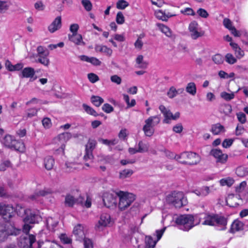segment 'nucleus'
Wrapping results in <instances>:
<instances>
[{
  "instance_id": "nucleus-1",
  "label": "nucleus",
  "mask_w": 248,
  "mask_h": 248,
  "mask_svg": "<svg viewBox=\"0 0 248 248\" xmlns=\"http://www.w3.org/2000/svg\"><path fill=\"white\" fill-rule=\"evenodd\" d=\"M166 202L176 208H180L187 203L186 197L182 192L173 191L166 197Z\"/></svg>"
},
{
  "instance_id": "nucleus-2",
  "label": "nucleus",
  "mask_w": 248,
  "mask_h": 248,
  "mask_svg": "<svg viewBox=\"0 0 248 248\" xmlns=\"http://www.w3.org/2000/svg\"><path fill=\"white\" fill-rule=\"evenodd\" d=\"M43 244V242H37L35 235L25 234L20 237L18 245L20 248H36Z\"/></svg>"
},
{
  "instance_id": "nucleus-3",
  "label": "nucleus",
  "mask_w": 248,
  "mask_h": 248,
  "mask_svg": "<svg viewBox=\"0 0 248 248\" xmlns=\"http://www.w3.org/2000/svg\"><path fill=\"white\" fill-rule=\"evenodd\" d=\"M118 199L119 200L118 207L120 210L126 209L135 200V195L132 193L120 191L118 192Z\"/></svg>"
},
{
  "instance_id": "nucleus-4",
  "label": "nucleus",
  "mask_w": 248,
  "mask_h": 248,
  "mask_svg": "<svg viewBox=\"0 0 248 248\" xmlns=\"http://www.w3.org/2000/svg\"><path fill=\"white\" fill-rule=\"evenodd\" d=\"M194 218L193 216L189 214L182 215L175 219V222L178 225H183L184 231H188L194 226Z\"/></svg>"
},
{
  "instance_id": "nucleus-5",
  "label": "nucleus",
  "mask_w": 248,
  "mask_h": 248,
  "mask_svg": "<svg viewBox=\"0 0 248 248\" xmlns=\"http://www.w3.org/2000/svg\"><path fill=\"white\" fill-rule=\"evenodd\" d=\"M182 160L179 162L190 165H196L201 160L200 156L193 152H183L181 154Z\"/></svg>"
},
{
  "instance_id": "nucleus-6",
  "label": "nucleus",
  "mask_w": 248,
  "mask_h": 248,
  "mask_svg": "<svg viewBox=\"0 0 248 248\" xmlns=\"http://www.w3.org/2000/svg\"><path fill=\"white\" fill-rule=\"evenodd\" d=\"M118 192L112 194L108 192L104 193L103 201L104 205L108 208L113 209L117 206Z\"/></svg>"
},
{
  "instance_id": "nucleus-7",
  "label": "nucleus",
  "mask_w": 248,
  "mask_h": 248,
  "mask_svg": "<svg viewBox=\"0 0 248 248\" xmlns=\"http://www.w3.org/2000/svg\"><path fill=\"white\" fill-rule=\"evenodd\" d=\"M15 214L14 208L10 205L0 203V215L4 219L9 221Z\"/></svg>"
},
{
  "instance_id": "nucleus-8",
  "label": "nucleus",
  "mask_w": 248,
  "mask_h": 248,
  "mask_svg": "<svg viewBox=\"0 0 248 248\" xmlns=\"http://www.w3.org/2000/svg\"><path fill=\"white\" fill-rule=\"evenodd\" d=\"M97 142L95 140L89 139L85 145V155L84 156L85 160L92 159L93 158V151L96 147Z\"/></svg>"
},
{
  "instance_id": "nucleus-9",
  "label": "nucleus",
  "mask_w": 248,
  "mask_h": 248,
  "mask_svg": "<svg viewBox=\"0 0 248 248\" xmlns=\"http://www.w3.org/2000/svg\"><path fill=\"white\" fill-rule=\"evenodd\" d=\"M72 236L74 237L76 240L79 241H82L84 238L85 233L83 227L81 224H78L74 227Z\"/></svg>"
},
{
  "instance_id": "nucleus-10",
  "label": "nucleus",
  "mask_w": 248,
  "mask_h": 248,
  "mask_svg": "<svg viewBox=\"0 0 248 248\" xmlns=\"http://www.w3.org/2000/svg\"><path fill=\"white\" fill-rule=\"evenodd\" d=\"M24 212L26 216L24 218L25 223L34 224L37 221L38 216L34 213L31 212L30 210H25Z\"/></svg>"
},
{
  "instance_id": "nucleus-11",
  "label": "nucleus",
  "mask_w": 248,
  "mask_h": 248,
  "mask_svg": "<svg viewBox=\"0 0 248 248\" xmlns=\"http://www.w3.org/2000/svg\"><path fill=\"white\" fill-rule=\"evenodd\" d=\"M62 27V18L61 16H57L52 23L48 26V30L51 33H53L59 30Z\"/></svg>"
},
{
  "instance_id": "nucleus-12",
  "label": "nucleus",
  "mask_w": 248,
  "mask_h": 248,
  "mask_svg": "<svg viewBox=\"0 0 248 248\" xmlns=\"http://www.w3.org/2000/svg\"><path fill=\"white\" fill-rule=\"evenodd\" d=\"M16 142V140L9 135H6L2 140V143L4 146L9 148H13L14 149H16V147L15 145V143Z\"/></svg>"
},
{
  "instance_id": "nucleus-13",
  "label": "nucleus",
  "mask_w": 248,
  "mask_h": 248,
  "mask_svg": "<svg viewBox=\"0 0 248 248\" xmlns=\"http://www.w3.org/2000/svg\"><path fill=\"white\" fill-rule=\"evenodd\" d=\"M150 120H146L145 121V124L143 127V131L144 132L145 136L148 137L152 136L154 133V128L155 126L150 123Z\"/></svg>"
},
{
  "instance_id": "nucleus-14",
  "label": "nucleus",
  "mask_w": 248,
  "mask_h": 248,
  "mask_svg": "<svg viewBox=\"0 0 248 248\" xmlns=\"http://www.w3.org/2000/svg\"><path fill=\"white\" fill-rule=\"evenodd\" d=\"M68 38L70 41L73 42L77 45H85V42L83 41L82 35L80 34L75 33L72 35H68Z\"/></svg>"
},
{
  "instance_id": "nucleus-15",
  "label": "nucleus",
  "mask_w": 248,
  "mask_h": 248,
  "mask_svg": "<svg viewBox=\"0 0 248 248\" xmlns=\"http://www.w3.org/2000/svg\"><path fill=\"white\" fill-rule=\"evenodd\" d=\"M35 71L33 68L28 67L24 68L19 77L21 78H32L35 75Z\"/></svg>"
},
{
  "instance_id": "nucleus-16",
  "label": "nucleus",
  "mask_w": 248,
  "mask_h": 248,
  "mask_svg": "<svg viewBox=\"0 0 248 248\" xmlns=\"http://www.w3.org/2000/svg\"><path fill=\"white\" fill-rule=\"evenodd\" d=\"M110 221V216L109 215L107 214H103L101 215L100 220L98 221V225L97 227H106L107 226Z\"/></svg>"
},
{
  "instance_id": "nucleus-17",
  "label": "nucleus",
  "mask_w": 248,
  "mask_h": 248,
  "mask_svg": "<svg viewBox=\"0 0 248 248\" xmlns=\"http://www.w3.org/2000/svg\"><path fill=\"white\" fill-rule=\"evenodd\" d=\"M76 203L85 206L86 208H89L92 205V200L90 198L87 196L86 201L84 202V198L79 196L78 198L76 199Z\"/></svg>"
},
{
  "instance_id": "nucleus-18",
  "label": "nucleus",
  "mask_w": 248,
  "mask_h": 248,
  "mask_svg": "<svg viewBox=\"0 0 248 248\" xmlns=\"http://www.w3.org/2000/svg\"><path fill=\"white\" fill-rule=\"evenodd\" d=\"M9 236V231L4 224L0 223V242L4 241Z\"/></svg>"
},
{
  "instance_id": "nucleus-19",
  "label": "nucleus",
  "mask_w": 248,
  "mask_h": 248,
  "mask_svg": "<svg viewBox=\"0 0 248 248\" xmlns=\"http://www.w3.org/2000/svg\"><path fill=\"white\" fill-rule=\"evenodd\" d=\"M95 50L97 52L104 53L105 54L110 56L112 54V50L105 46L97 45L95 46Z\"/></svg>"
},
{
  "instance_id": "nucleus-20",
  "label": "nucleus",
  "mask_w": 248,
  "mask_h": 248,
  "mask_svg": "<svg viewBox=\"0 0 248 248\" xmlns=\"http://www.w3.org/2000/svg\"><path fill=\"white\" fill-rule=\"evenodd\" d=\"M54 164L55 161L52 156H48L44 159V165L45 168L47 170H51L52 169Z\"/></svg>"
},
{
  "instance_id": "nucleus-21",
  "label": "nucleus",
  "mask_w": 248,
  "mask_h": 248,
  "mask_svg": "<svg viewBox=\"0 0 248 248\" xmlns=\"http://www.w3.org/2000/svg\"><path fill=\"white\" fill-rule=\"evenodd\" d=\"M157 241L153 240L151 236H146L145 238V248H155Z\"/></svg>"
},
{
  "instance_id": "nucleus-22",
  "label": "nucleus",
  "mask_w": 248,
  "mask_h": 248,
  "mask_svg": "<svg viewBox=\"0 0 248 248\" xmlns=\"http://www.w3.org/2000/svg\"><path fill=\"white\" fill-rule=\"evenodd\" d=\"M76 203V199L72 195L68 194L65 196L64 204L65 206L72 207Z\"/></svg>"
},
{
  "instance_id": "nucleus-23",
  "label": "nucleus",
  "mask_w": 248,
  "mask_h": 248,
  "mask_svg": "<svg viewBox=\"0 0 248 248\" xmlns=\"http://www.w3.org/2000/svg\"><path fill=\"white\" fill-rule=\"evenodd\" d=\"M211 131L214 135H218L221 132H224L225 129L223 125L220 124L219 123H217L212 125Z\"/></svg>"
},
{
  "instance_id": "nucleus-24",
  "label": "nucleus",
  "mask_w": 248,
  "mask_h": 248,
  "mask_svg": "<svg viewBox=\"0 0 248 248\" xmlns=\"http://www.w3.org/2000/svg\"><path fill=\"white\" fill-rule=\"evenodd\" d=\"M156 26L163 33L166 34V36L169 37H172V32L169 27L160 23H157Z\"/></svg>"
},
{
  "instance_id": "nucleus-25",
  "label": "nucleus",
  "mask_w": 248,
  "mask_h": 248,
  "mask_svg": "<svg viewBox=\"0 0 248 248\" xmlns=\"http://www.w3.org/2000/svg\"><path fill=\"white\" fill-rule=\"evenodd\" d=\"M217 215H209L205 218L204 221L203 222L204 225H208L210 226L215 225Z\"/></svg>"
},
{
  "instance_id": "nucleus-26",
  "label": "nucleus",
  "mask_w": 248,
  "mask_h": 248,
  "mask_svg": "<svg viewBox=\"0 0 248 248\" xmlns=\"http://www.w3.org/2000/svg\"><path fill=\"white\" fill-rule=\"evenodd\" d=\"M243 223L238 221H234L232 224L231 228L229 231L230 232L233 233L235 231H238L241 230L243 227Z\"/></svg>"
},
{
  "instance_id": "nucleus-27",
  "label": "nucleus",
  "mask_w": 248,
  "mask_h": 248,
  "mask_svg": "<svg viewBox=\"0 0 248 248\" xmlns=\"http://www.w3.org/2000/svg\"><path fill=\"white\" fill-rule=\"evenodd\" d=\"M186 90L187 93L194 95L196 93V86L194 82L188 83L186 87Z\"/></svg>"
},
{
  "instance_id": "nucleus-28",
  "label": "nucleus",
  "mask_w": 248,
  "mask_h": 248,
  "mask_svg": "<svg viewBox=\"0 0 248 248\" xmlns=\"http://www.w3.org/2000/svg\"><path fill=\"white\" fill-rule=\"evenodd\" d=\"M159 109L163 114V115L165 117V119L163 120V123L169 124V122H168V118L169 115L170 114V110H168L163 105H160L159 106Z\"/></svg>"
},
{
  "instance_id": "nucleus-29",
  "label": "nucleus",
  "mask_w": 248,
  "mask_h": 248,
  "mask_svg": "<svg viewBox=\"0 0 248 248\" xmlns=\"http://www.w3.org/2000/svg\"><path fill=\"white\" fill-rule=\"evenodd\" d=\"M92 103L96 107H99L104 101V99L98 96L92 95L91 97Z\"/></svg>"
},
{
  "instance_id": "nucleus-30",
  "label": "nucleus",
  "mask_w": 248,
  "mask_h": 248,
  "mask_svg": "<svg viewBox=\"0 0 248 248\" xmlns=\"http://www.w3.org/2000/svg\"><path fill=\"white\" fill-rule=\"evenodd\" d=\"M11 4L9 1L0 0V12L5 13L9 9Z\"/></svg>"
},
{
  "instance_id": "nucleus-31",
  "label": "nucleus",
  "mask_w": 248,
  "mask_h": 248,
  "mask_svg": "<svg viewBox=\"0 0 248 248\" xmlns=\"http://www.w3.org/2000/svg\"><path fill=\"white\" fill-rule=\"evenodd\" d=\"M227 219L225 217H224L219 216L218 215H216V223H217L218 224L223 225L225 226L227 225ZM226 229V227H224L223 229L221 230H223Z\"/></svg>"
},
{
  "instance_id": "nucleus-32",
  "label": "nucleus",
  "mask_w": 248,
  "mask_h": 248,
  "mask_svg": "<svg viewBox=\"0 0 248 248\" xmlns=\"http://www.w3.org/2000/svg\"><path fill=\"white\" fill-rule=\"evenodd\" d=\"M220 97L227 101H229L234 97V93H229L226 92H223L220 93Z\"/></svg>"
},
{
  "instance_id": "nucleus-33",
  "label": "nucleus",
  "mask_w": 248,
  "mask_h": 248,
  "mask_svg": "<svg viewBox=\"0 0 248 248\" xmlns=\"http://www.w3.org/2000/svg\"><path fill=\"white\" fill-rule=\"evenodd\" d=\"M82 107L85 111L89 114L93 115L95 117L97 116L98 113L95 111V110L93 108L91 107L88 106L85 104H83Z\"/></svg>"
},
{
  "instance_id": "nucleus-34",
  "label": "nucleus",
  "mask_w": 248,
  "mask_h": 248,
  "mask_svg": "<svg viewBox=\"0 0 248 248\" xmlns=\"http://www.w3.org/2000/svg\"><path fill=\"white\" fill-rule=\"evenodd\" d=\"M58 223V221H56L54 223L52 222V218L49 217L46 220V226L50 231H54V228L57 226Z\"/></svg>"
},
{
  "instance_id": "nucleus-35",
  "label": "nucleus",
  "mask_w": 248,
  "mask_h": 248,
  "mask_svg": "<svg viewBox=\"0 0 248 248\" xmlns=\"http://www.w3.org/2000/svg\"><path fill=\"white\" fill-rule=\"evenodd\" d=\"M72 137L71 134L69 132H64L58 136V139L64 142H66Z\"/></svg>"
},
{
  "instance_id": "nucleus-36",
  "label": "nucleus",
  "mask_w": 248,
  "mask_h": 248,
  "mask_svg": "<svg viewBox=\"0 0 248 248\" xmlns=\"http://www.w3.org/2000/svg\"><path fill=\"white\" fill-rule=\"evenodd\" d=\"M129 6V3L125 0H119L116 3V8L123 10Z\"/></svg>"
},
{
  "instance_id": "nucleus-37",
  "label": "nucleus",
  "mask_w": 248,
  "mask_h": 248,
  "mask_svg": "<svg viewBox=\"0 0 248 248\" xmlns=\"http://www.w3.org/2000/svg\"><path fill=\"white\" fill-rule=\"evenodd\" d=\"M212 60L216 64H220L223 62L224 58L221 55L216 54L212 57Z\"/></svg>"
},
{
  "instance_id": "nucleus-38",
  "label": "nucleus",
  "mask_w": 248,
  "mask_h": 248,
  "mask_svg": "<svg viewBox=\"0 0 248 248\" xmlns=\"http://www.w3.org/2000/svg\"><path fill=\"white\" fill-rule=\"evenodd\" d=\"M39 58L36 62L43 64L45 66H48L49 64V60L47 58V56H45L44 55L38 56Z\"/></svg>"
},
{
  "instance_id": "nucleus-39",
  "label": "nucleus",
  "mask_w": 248,
  "mask_h": 248,
  "mask_svg": "<svg viewBox=\"0 0 248 248\" xmlns=\"http://www.w3.org/2000/svg\"><path fill=\"white\" fill-rule=\"evenodd\" d=\"M165 10L164 11L162 10H156L155 11V16L158 19L165 21Z\"/></svg>"
},
{
  "instance_id": "nucleus-40",
  "label": "nucleus",
  "mask_w": 248,
  "mask_h": 248,
  "mask_svg": "<svg viewBox=\"0 0 248 248\" xmlns=\"http://www.w3.org/2000/svg\"><path fill=\"white\" fill-rule=\"evenodd\" d=\"M133 173V171L131 170H124L120 172V178L124 179L130 176Z\"/></svg>"
},
{
  "instance_id": "nucleus-41",
  "label": "nucleus",
  "mask_w": 248,
  "mask_h": 248,
  "mask_svg": "<svg viewBox=\"0 0 248 248\" xmlns=\"http://www.w3.org/2000/svg\"><path fill=\"white\" fill-rule=\"evenodd\" d=\"M234 183V180L230 178H228L227 179H222L220 180V184L221 186H231Z\"/></svg>"
},
{
  "instance_id": "nucleus-42",
  "label": "nucleus",
  "mask_w": 248,
  "mask_h": 248,
  "mask_svg": "<svg viewBox=\"0 0 248 248\" xmlns=\"http://www.w3.org/2000/svg\"><path fill=\"white\" fill-rule=\"evenodd\" d=\"M60 238L61 241L64 244H69L72 243V239L65 233L61 234Z\"/></svg>"
},
{
  "instance_id": "nucleus-43",
  "label": "nucleus",
  "mask_w": 248,
  "mask_h": 248,
  "mask_svg": "<svg viewBox=\"0 0 248 248\" xmlns=\"http://www.w3.org/2000/svg\"><path fill=\"white\" fill-rule=\"evenodd\" d=\"M81 3L87 11H90L92 9V4L89 0H82Z\"/></svg>"
},
{
  "instance_id": "nucleus-44",
  "label": "nucleus",
  "mask_w": 248,
  "mask_h": 248,
  "mask_svg": "<svg viewBox=\"0 0 248 248\" xmlns=\"http://www.w3.org/2000/svg\"><path fill=\"white\" fill-rule=\"evenodd\" d=\"M49 193L48 192L46 191L45 190H40L38 192L35 193L30 196V199L32 200H36L38 198V197L40 196H44Z\"/></svg>"
},
{
  "instance_id": "nucleus-45",
  "label": "nucleus",
  "mask_w": 248,
  "mask_h": 248,
  "mask_svg": "<svg viewBox=\"0 0 248 248\" xmlns=\"http://www.w3.org/2000/svg\"><path fill=\"white\" fill-rule=\"evenodd\" d=\"M236 116L238 120L241 124H244L246 122V116L244 113L239 112L236 113Z\"/></svg>"
},
{
  "instance_id": "nucleus-46",
  "label": "nucleus",
  "mask_w": 248,
  "mask_h": 248,
  "mask_svg": "<svg viewBox=\"0 0 248 248\" xmlns=\"http://www.w3.org/2000/svg\"><path fill=\"white\" fill-rule=\"evenodd\" d=\"M190 32V36L192 39L194 40L197 39L198 38L200 37H202L204 35V32H199L198 30H194L193 31H191Z\"/></svg>"
},
{
  "instance_id": "nucleus-47",
  "label": "nucleus",
  "mask_w": 248,
  "mask_h": 248,
  "mask_svg": "<svg viewBox=\"0 0 248 248\" xmlns=\"http://www.w3.org/2000/svg\"><path fill=\"white\" fill-rule=\"evenodd\" d=\"M116 21L118 24H122L124 22V17L122 12H118L117 13Z\"/></svg>"
},
{
  "instance_id": "nucleus-48",
  "label": "nucleus",
  "mask_w": 248,
  "mask_h": 248,
  "mask_svg": "<svg viewBox=\"0 0 248 248\" xmlns=\"http://www.w3.org/2000/svg\"><path fill=\"white\" fill-rule=\"evenodd\" d=\"M147 120H150L152 124L155 126L158 124L160 121V118L159 116L150 117Z\"/></svg>"
},
{
  "instance_id": "nucleus-49",
  "label": "nucleus",
  "mask_w": 248,
  "mask_h": 248,
  "mask_svg": "<svg viewBox=\"0 0 248 248\" xmlns=\"http://www.w3.org/2000/svg\"><path fill=\"white\" fill-rule=\"evenodd\" d=\"M226 61L229 64H232L236 62V59L232 54L227 53L225 56Z\"/></svg>"
},
{
  "instance_id": "nucleus-50",
  "label": "nucleus",
  "mask_w": 248,
  "mask_h": 248,
  "mask_svg": "<svg viewBox=\"0 0 248 248\" xmlns=\"http://www.w3.org/2000/svg\"><path fill=\"white\" fill-rule=\"evenodd\" d=\"M128 136L127 130L125 128L122 129L118 134V137L124 140L127 139Z\"/></svg>"
},
{
  "instance_id": "nucleus-51",
  "label": "nucleus",
  "mask_w": 248,
  "mask_h": 248,
  "mask_svg": "<svg viewBox=\"0 0 248 248\" xmlns=\"http://www.w3.org/2000/svg\"><path fill=\"white\" fill-rule=\"evenodd\" d=\"M102 109L107 113H109L114 110L113 108L108 103L104 104L102 107Z\"/></svg>"
},
{
  "instance_id": "nucleus-52",
  "label": "nucleus",
  "mask_w": 248,
  "mask_h": 248,
  "mask_svg": "<svg viewBox=\"0 0 248 248\" xmlns=\"http://www.w3.org/2000/svg\"><path fill=\"white\" fill-rule=\"evenodd\" d=\"M222 152L220 149H213L210 152V155H213L215 158L219 157L220 155H222Z\"/></svg>"
},
{
  "instance_id": "nucleus-53",
  "label": "nucleus",
  "mask_w": 248,
  "mask_h": 248,
  "mask_svg": "<svg viewBox=\"0 0 248 248\" xmlns=\"http://www.w3.org/2000/svg\"><path fill=\"white\" fill-rule=\"evenodd\" d=\"M37 51L38 56L44 55L45 56H47L49 54L48 51L45 50L44 47L41 46L37 47Z\"/></svg>"
},
{
  "instance_id": "nucleus-54",
  "label": "nucleus",
  "mask_w": 248,
  "mask_h": 248,
  "mask_svg": "<svg viewBox=\"0 0 248 248\" xmlns=\"http://www.w3.org/2000/svg\"><path fill=\"white\" fill-rule=\"evenodd\" d=\"M11 166V163L9 160H7L4 161L0 164V170L5 171L6 170L7 168L10 167Z\"/></svg>"
},
{
  "instance_id": "nucleus-55",
  "label": "nucleus",
  "mask_w": 248,
  "mask_h": 248,
  "mask_svg": "<svg viewBox=\"0 0 248 248\" xmlns=\"http://www.w3.org/2000/svg\"><path fill=\"white\" fill-rule=\"evenodd\" d=\"M88 78L90 81L93 83L99 80L98 76L92 73L88 74Z\"/></svg>"
},
{
  "instance_id": "nucleus-56",
  "label": "nucleus",
  "mask_w": 248,
  "mask_h": 248,
  "mask_svg": "<svg viewBox=\"0 0 248 248\" xmlns=\"http://www.w3.org/2000/svg\"><path fill=\"white\" fill-rule=\"evenodd\" d=\"M233 140L232 139H226L222 142V146L224 148H227L230 147L233 142Z\"/></svg>"
},
{
  "instance_id": "nucleus-57",
  "label": "nucleus",
  "mask_w": 248,
  "mask_h": 248,
  "mask_svg": "<svg viewBox=\"0 0 248 248\" xmlns=\"http://www.w3.org/2000/svg\"><path fill=\"white\" fill-rule=\"evenodd\" d=\"M217 163H221L222 164L225 163L228 159V155L225 154H222V155H220L219 157H217Z\"/></svg>"
},
{
  "instance_id": "nucleus-58",
  "label": "nucleus",
  "mask_w": 248,
  "mask_h": 248,
  "mask_svg": "<svg viewBox=\"0 0 248 248\" xmlns=\"http://www.w3.org/2000/svg\"><path fill=\"white\" fill-rule=\"evenodd\" d=\"M198 14L203 18H207L209 16L207 12L204 9L200 8L197 11Z\"/></svg>"
},
{
  "instance_id": "nucleus-59",
  "label": "nucleus",
  "mask_w": 248,
  "mask_h": 248,
  "mask_svg": "<svg viewBox=\"0 0 248 248\" xmlns=\"http://www.w3.org/2000/svg\"><path fill=\"white\" fill-rule=\"evenodd\" d=\"M247 185V183L246 181H243L241 182L239 185L236 187L235 191L237 193L241 192L245 188Z\"/></svg>"
},
{
  "instance_id": "nucleus-60",
  "label": "nucleus",
  "mask_w": 248,
  "mask_h": 248,
  "mask_svg": "<svg viewBox=\"0 0 248 248\" xmlns=\"http://www.w3.org/2000/svg\"><path fill=\"white\" fill-rule=\"evenodd\" d=\"M245 130V129L243 125L238 124L235 129V135L236 136H240L242 135Z\"/></svg>"
},
{
  "instance_id": "nucleus-61",
  "label": "nucleus",
  "mask_w": 248,
  "mask_h": 248,
  "mask_svg": "<svg viewBox=\"0 0 248 248\" xmlns=\"http://www.w3.org/2000/svg\"><path fill=\"white\" fill-rule=\"evenodd\" d=\"M181 13L183 14H186L187 15L195 16V13L191 8H186L184 10H181Z\"/></svg>"
},
{
  "instance_id": "nucleus-62",
  "label": "nucleus",
  "mask_w": 248,
  "mask_h": 248,
  "mask_svg": "<svg viewBox=\"0 0 248 248\" xmlns=\"http://www.w3.org/2000/svg\"><path fill=\"white\" fill-rule=\"evenodd\" d=\"M82 241H83V244L85 248H92L93 247L92 242L90 239L85 238V236Z\"/></svg>"
},
{
  "instance_id": "nucleus-63",
  "label": "nucleus",
  "mask_w": 248,
  "mask_h": 248,
  "mask_svg": "<svg viewBox=\"0 0 248 248\" xmlns=\"http://www.w3.org/2000/svg\"><path fill=\"white\" fill-rule=\"evenodd\" d=\"M110 80L112 82L117 84H120L122 82L121 78L117 75H113L110 77Z\"/></svg>"
},
{
  "instance_id": "nucleus-64",
  "label": "nucleus",
  "mask_w": 248,
  "mask_h": 248,
  "mask_svg": "<svg viewBox=\"0 0 248 248\" xmlns=\"http://www.w3.org/2000/svg\"><path fill=\"white\" fill-rule=\"evenodd\" d=\"M198 24L195 21H194L192 22L191 23H190V24L189 25V27H188L189 32L193 31L194 30H198Z\"/></svg>"
}]
</instances>
